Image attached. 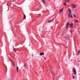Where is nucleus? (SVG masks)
Wrapping results in <instances>:
<instances>
[{"mask_svg":"<svg viewBox=\"0 0 80 80\" xmlns=\"http://www.w3.org/2000/svg\"><path fill=\"white\" fill-rule=\"evenodd\" d=\"M14 52H16L17 51V49H15L13 50Z\"/></svg>","mask_w":80,"mask_h":80,"instance_id":"obj_17","label":"nucleus"},{"mask_svg":"<svg viewBox=\"0 0 80 80\" xmlns=\"http://www.w3.org/2000/svg\"><path fill=\"white\" fill-rule=\"evenodd\" d=\"M17 71L18 72V70H17Z\"/></svg>","mask_w":80,"mask_h":80,"instance_id":"obj_23","label":"nucleus"},{"mask_svg":"<svg viewBox=\"0 0 80 80\" xmlns=\"http://www.w3.org/2000/svg\"><path fill=\"white\" fill-rule=\"evenodd\" d=\"M18 67H17V70H18Z\"/></svg>","mask_w":80,"mask_h":80,"instance_id":"obj_21","label":"nucleus"},{"mask_svg":"<svg viewBox=\"0 0 80 80\" xmlns=\"http://www.w3.org/2000/svg\"><path fill=\"white\" fill-rule=\"evenodd\" d=\"M10 60L12 63V64L13 67H15V62H14V61H13V60H12L11 59Z\"/></svg>","mask_w":80,"mask_h":80,"instance_id":"obj_1","label":"nucleus"},{"mask_svg":"<svg viewBox=\"0 0 80 80\" xmlns=\"http://www.w3.org/2000/svg\"><path fill=\"white\" fill-rule=\"evenodd\" d=\"M80 51L79 50V51H78V55H80Z\"/></svg>","mask_w":80,"mask_h":80,"instance_id":"obj_11","label":"nucleus"},{"mask_svg":"<svg viewBox=\"0 0 80 80\" xmlns=\"http://www.w3.org/2000/svg\"><path fill=\"white\" fill-rule=\"evenodd\" d=\"M73 16H72L70 14H68V18H72Z\"/></svg>","mask_w":80,"mask_h":80,"instance_id":"obj_4","label":"nucleus"},{"mask_svg":"<svg viewBox=\"0 0 80 80\" xmlns=\"http://www.w3.org/2000/svg\"><path fill=\"white\" fill-rule=\"evenodd\" d=\"M40 55H41L42 56V55H44V53L43 52H41L40 53Z\"/></svg>","mask_w":80,"mask_h":80,"instance_id":"obj_8","label":"nucleus"},{"mask_svg":"<svg viewBox=\"0 0 80 80\" xmlns=\"http://www.w3.org/2000/svg\"><path fill=\"white\" fill-rule=\"evenodd\" d=\"M72 8H76L77 7V5L75 4H72Z\"/></svg>","mask_w":80,"mask_h":80,"instance_id":"obj_5","label":"nucleus"},{"mask_svg":"<svg viewBox=\"0 0 80 80\" xmlns=\"http://www.w3.org/2000/svg\"><path fill=\"white\" fill-rule=\"evenodd\" d=\"M75 21L76 22H77V23H78V20H75Z\"/></svg>","mask_w":80,"mask_h":80,"instance_id":"obj_14","label":"nucleus"},{"mask_svg":"<svg viewBox=\"0 0 80 80\" xmlns=\"http://www.w3.org/2000/svg\"><path fill=\"white\" fill-rule=\"evenodd\" d=\"M24 67H25V68L26 69L27 68V64H25L24 65Z\"/></svg>","mask_w":80,"mask_h":80,"instance_id":"obj_16","label":"nucleus"},{"mask_svg":"<svg viewBox=\"0 0 80 80\" xmlns=\"http://www.w3.org/2000/svg\"><path fill=\"white\" fill-rule=\"evenodd\" d=\"M73 79H74L75 78V76H73Z\"/></svg>","mask_w":80,"mask_h":80,"instance_id":"obj_20","label":"nucleus"},{"mask_svg":"<svg viewBox=\"0 0 80 80\" xmlns=\"http://www.w3.org/2000/svg\"><path fill=\"white\" fill-rule=\"evenodd\" d=\"M68 10L69 11V12L70 14H71V13H72V12L71 11V10L70 9V8H69L68 9Z\"/></svg>","mask_w":80,"mask_h":80,"instance_id":"obj_7","label":"nucleus"},{"mask_svg":"<svg viewBox=\"0 0 80 80\" xmlns=\"http://www.w3.org/2000/svg\"><path fill=\"white\" fill-rule=\"evenodd\" d=\"M69 27L70 28H73V24H71V25L70 24V26Z\"/></svg>","mask_w":80,"mask_h":80,"instance_id":"obj_6","label":"nucleus"},{"mask_svg":"<svg viewBox=\"0 0 80 80\" xmlns=\"http://www.w3.org/2000/svg\"><path fill=\"white\" fill-rule=\"evenodd\" d=\"M26 18V16L25 14H24V19H25V18Z\"/></svg>","mask_w":80,"mask_h":80,"instance_id":"obj_13","label":"nucleus"},{"mask_svg":"<svg viewBox=\"0 0 80 80\" xmlns=\"http://www.w3.org/2000/svg\"><path fill=\"white\" fill-rule=\"evenodd\" d=\"M62 11H63V9H61L60 10L59 13H61Z\"/></svg>","mask_w":80,"mask_h":80,"instance_id":"obj_10","label":"nucleus"},{"mask_svg":"<svg viewBox=\"0 0 80 80\" xmlns=\"http://www.w3.org/2000/svg\"><path fill=\"white\" fill-rule=\"evenodd\" d=\"M67 2H69V0H66Z\"/></svg>","mask_w":80,"mask_h":80,"instance_id":"obj_19","label":"nucleus"},{"mask_svg":"<svg viewBox=\"0 0 80 80\" xmlns=\"http://www.w3.org/2000/svg\"><path fill=\"white\" fill-rule=\"evenodd\" d=\"M42 1L44 3H45V0H42Z\"/></svg>","mask_w":80,"mask_h":80,"instance_id":"obj_15","label":"nucleus"},{"mask_svg":"<svg viewBox=\"0 0 80 80\" xmlns=\"http://www.w3.org/2000/svg\"><path fill=\"white\" fill-rule=\"evenodd\" d=\"M53 19H52V20H50V21H48V23H50V22H52V21H53Z\"/></svg>","mask_w":80,"mask_h":80,"instance_id":"obj_9","label":"nucleus"},{"mask_svg":"<svg viewBox=\"0 0 80 80\" xmlns=\"http://www.w3.org/2000/svg\"><path fill=\"white\" fill-rule=\"evenodd\" d=\"M73 73H74V75H76L77 74V71L76 70V69H73Z\"/></svg>","mask_w":80,"mask_h":80,"instance_id":"obj_2","label":"nucleus"},{"mask_svg":"<svg viewBox=\"0 0 80 80\" xmlns=\"http://www.w3.org/2000/svg\"><path fill=\"white\" fill-rule=\"evenodd\" d=\"M64 5H67V2H66V1L65 0V3L63 4Z\"/></svg>","mask_w":80,"mask_h":80,"instance_id":"obj_12","label":"nucleus"},{"mask_svg":"<svg viewBox=\"0 0 80 80\" xmlns=\"http://www.w3.org/2000/svg\"><path fill=\"white\" fill-rule=\"evenodd\" d=\"M73 17H76V15L74 14H73Z\"/></svg>","mask_w":80,"mask_h":80,"instance_id":"obj_18","label":"nucleus"},{"mask_svg":"<svg viewBox=\"0 0 80 80\" xmlns=\"http://www.w3.org/2000/svg\"><path fill=\"white\" fill-rule=\"evenodd\" d=\"M52 75L53 76H54V73H52Z\"/></svg>","mask_w":80,"mask_h":80,"instance_id":"obj_22","label":"nucleus"},{"mask_svg":"<svg viewBox=\"0 0 80 80\" xmlns=\"http://www.w3.org/2000/svg\"><path fill=\"white\" fill-rule=\"evenodd\" d=\"M69 25H70V23L68 22L67 23L66 26V28H68Z\"/></svg>","mask_w":80,"mask_h":80,"instance_id":"obj_3","label":"nucleus"}]
</instances>
